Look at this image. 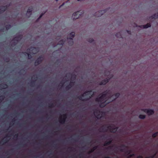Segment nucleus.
<instances>
[{
    "mask_svg": "<svg viewBox=\"0 0 158 158\" xmlns=\"http://www.w3.org/2000/svg\"><path fill=\"white\" fill-rule=\"evenodd\" d=\"M97 148V146H94V147L90 151L88 152V154H90L91 153L93 152L94 150H95Z\"/></svg>",
    "mask_w": 158,
    "mask_h": 158,
    "instance_id": "22",
    "label": "nucleus"
},
{
    "mask_svg": "<svg viewBox=\"0 0 158 158\" xmlns=\"http://www.w3.org/2000/svg\"><path fill=\"white\" fill-rule=\"evenodd\" d=\"M11 25L10 24H7L5 26L6 29L7 31L9 29L11 28Z\"/></svg>",
    "mask_w": 158,
    "mask_h": 158,
    "instance_id": "25",
    "label": "nucleus"
},
{
    "mask_svg": "<svg viewBox=\"0 0 158 158\" xmlns=\"http://www.w3.org/2000/svg\"><path fill=\"white\" fill-rule=\"evenodd\" d=\"M76 77V75H73L72 76V78L74 80Z\"/></svg>",
    "mask_w": 158,
    "mask_h": 158,
    "instance_id": "40",
    "label": "nucleus"
},
{
    "mask_svg": "<svg viewBox=\"0 0 158 158\" xmlns=\"http://www.w3.org/2000/svg\"><path fill=\"white\" fill-rule=\"evenodd\" d=\"M151 26V24L149 23H147L146 25L141 26V27H143V28H147L150 27Z\"/></svg>",
    "mask_w": 158,
    "mask_h": 158,
    "instance_id": "20",
    "label": "nucleus"
},
{
    "mask_svg": "<svg viewBox=\"0 0 158 158\" xmlns=\"http://www.w3.org/2000/svg\"><path fill=\"white\" fill-rule=\"evenodd\" d=\"M22 37L23 35H18L14 38L12 40L15 41H17V42H19L22 39Z\"/></svg>",
    "mask_w": 158,
    "mask_h": 158,
    "instance_id": "13",
    "label": "nucleus"
},
{
    "mask_svg": "<svg viewBox=\"0 0 158 158\" xmlns=\"http://www.w3.org/2000/svg\"><path fill=\"white\" fill-rule=\"evenodd\" d=\"M131 152V150H127L125 152V153L126 154H127V155L130 154Z\"/></svg>",
    "mask_w": 158,
    "mask_h": 158,
    "instance_id": "29",
    "label": "nucleus"
},
{
    "mask_svg": "<svg viewBox=\"0 0 158 158\" xmlns=\"http://www.w3.org/2000/svg\"><path fill=\"white\" fill-rule=\"evenodd\" d=\"M74 82L71 81H70L69 84L66 87V89L67 90L69 89L72 87V86L74 84Z\"/></svg>",
    "mask_w": 158,
    "mask_h": 158,
    "instance_id": "17",
    "label": "nucleus"
},
{
    "mask_svg": "<svg viewBox=\"0 0 158 158\" xmlns=\"http://www.w3.org/2000/svg\"><path fill=\"white\" fill-rule=\"evenodd\" d=\"M63 4L62 5H61V6H63Z\"/></svg>",
    "mask_w": 158,
    "mask_h": 158,
    "instance_id": "59",
    "label": "nucleus"
},
{
    "mask_svg": "<svg viewBox=\"0 0 158 158\" xmlns=\"http://www.w3.org/2000/svg\"><path fill=\"white\" fill-rule=\"evenodd\" d=\"M35 81H33L31 82L30 83L31 85L32 86H33L35 85Z\"/></svg>",
    "mask_w": 158,
    "mask_h": 158,
    "instance_id": "38",
    "label": "nucleus"
},
{
    "mask_svg": "<svg viewBox=\"0 0 158 158\" xmlns=\"http://www.w3.org/2000/svg\"><path fill=\"white\" fill-rule=\"evenodd\" d=\"M72 140H73L74 141H75V142H76L77 141V140H75V139H72Z\"/></svg>",
    "mask_w": 158,
    "mask_h": 158,
    "instance_id": "52",
    "label": "nucleus"
},
{
    "mask_svg": "<svg viewBox=\"0 0 158 158\" xmlns=\"http://www.w3.org/2000/svg\"><path fill=\"white\" fill-rule=\"evenodd\" d=\"M120 148H127L123 144L120 146Z\"/></svg>",
    "mask_w": 158,
    "mask_h": 158,
    "instance_id": "41",
    "label": "nucleus"
},
{
    "mask_svg": "<svg viewBox=\"0 0 158 158\" xmlns=\"http://www.w3.org/2000/svg\"><path fill=\"white\" fill-rule=\"evenodd\" d=\"M2 87L1 86H0V88Z\"/></svg>",
    "mask_w": 158,
    "mask_h": 158,
    "instance_id": "60",
    "label": "nucleus"
},
{
    "mask_svg": "<svg viewBox=\"0 0 158 158\" xmlns=\"http://www.w3.org/2000/svg\"><path fill=\"white\" fill-rule=\"evenodd\" d=\"M110 90H106L105 91L103 92L100 97L97 98L95 99V101L97 102H101L107 100V102H109L108 100L110 99L108 98V96L107 98L106 96L107 94H110Z\"/></svg>",
    "mask_w": 158,
    "mask_h": 158,
    "instance_id": "2",
    "label": "nucleus"
},
{
    "mask_svg": "<svg viewBox=\"0 0 158 158\" xmlns=\"http://www.w3.org/2000/svg\"><path fill=\"white\" fill-rule=\"evenodd\" d=\"M110 94H109L110 95L108 96V98L110 99L112 98L111 100H110V102H111L114 100H115L117 98H118L120 95V94L119 93H117L115 94L114 95H111V92L110 91Z\"/></svg>",
    "mask_w": 158,
    "mask_h": 158,
    "instance_id": "4",
    "label": "nucleus"
},
{
    "mask_svg": "<svg viewBox=\"0 0 158 158\" xmlns=\"http://www.w3.org/2000/svg\"><path fill=\"white\" fill-rule=\"evenodd\" d=\"M94 95V92L92 90L87 91L77 98L82 101H86L89 100Z\"/></svg>",
    "mask_w": 158,
    "mask_h": 158,
    "instance_id": "1",
    "label": "nucleus"
},
{
    "mask_svg": "<svg viewBox=\"0 0 158 158\" xmlns=\"http://www.w3.org/2000/svg\"><path fill=\"white\" fill-rule=\"evenodd\" d=\"M158 135V132H156L153 134L152 135V136L153 138H155L157 136V135Z\"/></svg>",
    "mask_w": 158,
    "mask_h": 158,
    "instance_id": "31",
    "label": "nucleus"
},
{
    "mask_svg": "<svg viewBox=\"0 0 158 158\" xmlns=\"http://www.w3.org/2000/svg\"><path fill=\"white\" fill-rule=\"evenodd\" d=\"M109 140L108 141H106L105 142L104 144V146H106L110 144L112 142V140L111 139H109Z\"/></svg>",
    "mask_w": 158,
    "mask_h": 158,
    "instance_id": "18",
    "label": "nucleus"
},
{
    "mask_svg": "<svg viewBox=\"0 0 158 158\" xmlns=\"http://www.w3.org/2000/svg\"><path fill=\"white\" fill-rule=\"evenodd\" d=\"M113 126V125H110L107 128L110 130L111 132L115 133L118 129V127H113L112 126Z\"/></svg>",
    "mask_w": 158,
    "mask_h": 158,
    "instance_id": "10",
    "label": "nucleus"
},
{
    "mask_svg": "<svg viewBox=\"0 0 158 158\" xmlns=\"http://www.w3.org/2000/svg\"><path fill=\"white\" fill-rule=\"evenodd\" d=\"M79 157L80 158H81L82 157V156H81V154H79Z\"/></svg>",
    "mask_w": 158,
    "mask_h": 158,
    "instance_id": "48",
    "label": "nucleus"
},
{
    "mask_svg": "<svg viewBox=\"0 0 158 158\" xmlns=\"http://www.w3.org/2000/svg\"><path fill=\"white\" fill-rule=\"evenodd\" d=\"M115 36L117 37L118 38H121L122 37V35H121V33L120 32L117 33L115 34Z\"/></svg>",
    "mask_w": 158,
    "mask_h": 158,
    "instance_id": "24",
    "label": "nucleus"
},
{
    "mask_svg": "<svg viewBox=\"0 0 158 158\" xmlns=\"http://www.w3.org/2000/svg\"><path fill=\"white\" fill-rule=\"evenodd\" d=\"M104 127H105L104 126H103L102 127H101L100 129V130H102V131H100L101 132H106L107 131V130H105L103 128Z\"/></svg>",
    "mask_w": 158,
    "mask_h": 158,
    "instance_id": "28",
    "label": "nucleus"
},
{
    "mask_svg": "<svg viewBox=\"0 0 158 158\" xmlns=\"http://www.w3.org/2000/svg\"><path fill=\"white\" fill-rule=\"evenodd\" d=\"M11 124H12V123H11H11H10V125H11Z\"/></svg>",
    "mask_w": 158,
    "mask_h": 158,
    "instance_id": "57",
    "label": "nucleus"
},
{
    "mask_svg": "<svg viewBox=\"0 0 158 158\" xmlns=\"http://www.w3.org/2000/svg\"><path fill=\"white\" fill-rule=\"evenodd\" d=\"M98 102L99 104V106L101 108H103L107 104L109 103L110 102V101H109V102H107V100H106L104 102Z\"/></svg>",
    "mask_w": 158,
    "mask_h": 158,
    "instance_id": "11",
    "label": "nucleus"
},
{
    "mask_svg": "<svg viewBox=\"0 0 158 158\" xmlns=\"http://www.w3.org/2000/svg\"><path fill=\"white\" fill-rule=\"evenodd\" d=\"M110 74V72H108V74Z\"/></svg>",
    "mask_w": 158,
    "mask_h": 158,
    "instance_id": "56",
    "label": "nucleus"
},
{
    "mask_svg": "<svg viewBox=\"0 0 158 158\" xmlns=\"http://www.w3.org/2000/svg\"><path fill=\"white\" fill-rule=\"evenodd\" d=\"M66 118V114H63L62 116L59 119V121L60 123L62 124H64L65 122Z\"/></svg>",
    "mask_w": 158,
    "mask_h": 158,
    "instance_id": "7",
    "label": "nucleus"
},
{
    "mask_svg": "<svg viewBox=\"0 0 158 158\" xmlns=\"http://www.w3.org/2000/svg\"><path fill=\"white\" fill-rule=\"evenodd\" d=\"M111 148V147L109 146L107 148V149H109Z\"/></svg>",
    "mask_w": 158,
    "mask_h": 158,
    "instance_id": "53",
    "label": "nucleus"
},
{
    "mask_svg": "<svg viewBox=\"0 0 158 158\" xmlns=\"http://www.w3.org/2000/svg\"><path fill=\"white\" fill-rule=\"evenodd\" d=\"M151 18L154 19H158V13L154 14L151 16Z\"/></svg>",
    "mask_w": 158,
    "mask_h": 158,
    "instance_id": "21",
    "label": "nucleus"
},
{
    "mask_svg": "<svg viewBox=\"0 0 158 158\" xmlns=\"http://www.w3.org/2000/svg\"><path fill=\"white\" fill-rule=\"evenodd\" d=\"M53 106H54V105L53 103L49 104V105L48 106L49 107L52 108V107H53Z\"/></svg>",
    "mask_w": 158,
    "mask_h": 158,
    "instance_id": "39",
    "label": "nucleus"
},
{
    "mask_svg": "<svg viewBox=\"0 0 158 158\" xmlns=\"http://www.w3.org/2000/svg\"><path fill=\"white\" fill-rule=\"evenodd\" d=\"M127 32L128 34H130L131 32L130 31H127Z\"/></svg>",
    "mask_w": 158,
    "mask_h": 158,
    "instance_id": "49",
    "label": "nucleus"
},
{
    "mask_svg": "<svg viewBox=\"0 0 158 158\" xmlns=\"http://www.w3.org/2000/svg\"><path fill=\"white\" fill-rule=\"evenodd\" d=\"M75 34L74 32H72L69 34V37H70L71 38H73Z\"/></svg>",
    "mask_w": 158,
    "mask_h": 158,
    "instance_id": "26",
    "label": "nucleus"
},
{
    "mask_svg": "<svg viewBox=\"0 0 158 158\" xmlns=\"http://www.w3.org/2000/svg\"><path fill=\"white\" fill-rule=\"evenodd\" d=\"M8 141V140H7L6 139H2V142H3V144H4V143H7Z\"/></svg>",
    "mask_w": 158,
    "mask_h": 158,
    "instance_id": "30",
    "label": "nucleus"
},
{
    "mask_svg": "<svg viewBox=\"0 0 158 158\" xmlns=\"http://www.w3.org/2000/svg\"><path fill=\"white\" fill-rule=\"evenodd\" d=\"M4 30V28H2V29H1V30H0V31H3V30Z\"/></svg>",
    "mask_w": 158,
    "mask_h": 158,
    "instance_id": "54",
    "label": "nucleus"
},
{
    "mask_svg": "<svg viewBox=\"0 0 158 158\" xmlns=\"http://www.w3.org/2000/svg\"><path fill=\"white\" fill-rule=\"evenodd\" d=\"M143 156H142L139 155L137 156V158H143Z\"/></svg>",
    "mask_w": 158,
    "mask_h": 158,
    "instance_id": "43",
    "label": "nucleus"
},
{
    "mask_svg": "<svg viewBox=\"0 0 158 158\" xmlns=\"http://www.w3.org/2000/svg\"><path fill=\"white\" fill-rule=\"evenodd\" d=\"M36 50V48H35L34 47V48H33V49L32 50Z\"/></svg>",
    "mask_w": 158,
    "mask_h": 158,
    "instance_id": "51",
    "label": "nucleus"
},
{
    "mask_svg": "<svg viewBox=\"0 0 158 158\" xmlns=\"http://www.w3.org/2000/svg\"><path fill=\"white\" fill-rule=\"evenodd\" d=\"M8 7L7 5L0 6V14H2L7 9Z\"/></svg>",
    "mask_w": 158,
    "mask_h": 158,
    "instance_id": "14",
    "label": "nucleus"
},
{
    "mask_svg": "<svg viewBox=\"0 0 158 158\" xmlns=\"http://www.w3.org/2000/svg\"><path fill=\"white\" fill-rule=\"evenodd\" d=\"M23 53L25 55H27L28 59H30L32 58V56L29 53H28L27 52H23Z\"/></svg>",
    "mask_w": 158,
    "mask_h": 158,
    "instance_id": "23",
    "label": "nucleus"
},
{
    "mask_svg": "<svg viewBox=\"0 0 158 158\" xmlns=\"http://www.w3.org/2000/svg\"><path fill=\"white\" fill-rule=\"evenodd\" d=\"M104 158H111L109 156H107L105 157Z\"/></svg>",
    "mask_w": 158,
    "mask_h": 158,
    "instance_id": "50",
    "label": "nucleus"
},
{
    "mask_svg": "<svg viewBox=\"0 0 158 158\" xmlns=\"http://www.w3.org/2000/svg\"><path fill=\"white\" fill-rule=\"evenodd\" d=\"M68 44L69 46H72L73 44V41L72 38L68 37L67 38Z\"/></svg>",
    "mask_w": 158,
    "mask_h": 158,
    "instance_id": "15",
    "label": "nucleus"
},
{
    "mask_svg": "<svg viewBox=\"0 0 158 158\" xmlns=\"http://www.w3.org/2000/svg\"><path fill=\"white\" fill-rule=\"evenodd\" d=\"M44 59L43 56H40L35 60V66H37L42 63Z\"/></svg>",
    "mask_w": 158,
    "mask_h": 158,
    "instance_id": "6",
    "label": "nucleus"
},
{
    "mask_svg": "<svg viewBox=\"0 0 158 158\" xmlns=\"http://www.w3.org/2000/svg\"><path fill=\"white\" fill-rule=\"evenodd\" d=\"M139 117L140 119H144L146 117V116L145 115L140 114Z\"/></svg>",
    "mask_w": 158,
    "mask_h": 158,
    "instance_id": "27",
    "label": "nucleus"
},
{
    "mask_svg": "<svg viewBox=\"0 0 158 158\" xmlns=\"http://www.w3.org/2000/svg\"><path fill=\"white\" fill-rule=\"evenodd\" d=\"M43 15V14H41V15H40V16H39V19H40V18H41V17Z\"/></svg>",
    "mask_w": 158,
    "mask_h": 158,
    "instance_id": "47",
    "label": "nucleus"
},
{
    "mask_svg": "<svg viewBox=\"0 0 158 158\" xmlns=\"http://www.w3.org/2000/svg\"><path fill=\"white\" fill-rule=\"evenodd\" d=\"M65 40H60L59 42L57 44V45H60L61 47H62L63 46V44L65 42Z\"/></svg>",
    "mask_w": 158,
    "mask_h": 158,
    "instance_id": "19",
    "label": "nucleus"
},
{
    "mask_svg": "<svg viewBox=\"0 0 158 158\" xmlns=\"http://www.w3.org/2000/svg\"><path fill=\"white\" fill-rule=\"evenodd\" d=\"M83 14L84 12L83 11H77L73 14L72 17L73 20H75L81 16Z\"/></svg>",
    "mask_w": 158,
    "mask_h": 158,
    "instance_id": "3",
    "label": "nucleus"
},
{
    "mask_svg": "<svg viewBox=\"0 0 158 158\" xmlns=\"http://www.w3.org/2000/svg\"><path fill=\"white\" fill-rule=\"evenodd\" d=\"M110 79L109 77H107L101 81L99 83V85H104L109 81Z\"/></svg>",
    "mask_w": 158,
    "mask_h": 158,
    "instance_id": "12",
    "label": "nucleus"
},
{
    "mask_svg": "<svg viewBox=\"0 0 158 158\" xmlns=\"http://www.w3.org/2000/svg\"><path fill=\"white\" fill-rule=\"evenodd\" d=\"M33 10V7L32 6H30L29 7L27 11V14H29V16H28V18H29L30 17V16L31 15V12Z\"/></svg>",
    "mask_w": 158,
    "mask_h": 158,
    "instance_id": "16",
    "label": "nucleus"
},
{
    "mask_svg": "<svg viewBox=\"0 0 158 158\" xmlns=\"http://www.w3.org/2000/svg\"><path fill=\"white\" fill-rule=\"evenodd\" d=\"M21 145H23V146L24 145V144H21Z\"/></svg>",
    "mask_w": 158,
    "mask_h": 158,
    "instance_id": "55",
    "label": "nucleus"
},
{
    "mask_svg": "<svg viewBox=\"0 0 158 158\" xmlns=\"http://www.w3.org/2000/svg\"><path fill=\"white\" fill-rule=\"evenodd\" d=\"M106 10H102L96 12L95 14V16L96 17H99L102 16L106 12Z\"/></svg>",
    "mask_w": 158,
    "mask_h": 158,
    "instance_id": "8",
    "label": "nucleus"
},
{
    "mask_svg": "<svg viewBox=\"0 0 158 158\" xmlns=\"http://www.w3.org/2000/svg\"><path fill=\"white\" fill-rule=\"evenodd\" d=\"M119 149L121 152H124V149H123L120 148V149Z\"/></svg>",
    "mask_w": 158,
    "mask_h": 158,
    "instance_id": "42",
    "label": "nucleus"
},
{
    "mask_svg": "<svg viewBox=\"0 0 158 158\" xmlns=\"http://www.w3.org/2000/svg\"><path fill=\"white\" fill-rule=\"evenodd\" d=\"M135 156V154L134 153L129 155L127 156V158H130L132 157Z\"/></svg>",
    "mask_w": 158,
    "mask_h": 158,
    "instance_id": "35",
    "label": "nucleus"
},
{
    "mask_svg": "<svg viewBox=\"0 0 158 158\" xmlns=\"http://www.w3.org/2000/svg\"><path fill=\"white\" fill-rule=\"evenodd\" d=\"M18 134H15L14 136L15 137L17 138L18 136Z\"/></svg>",
    "mask_w": 158,
    "mask_h": 158,
    "instance_id": "45",
    "label": "nucleus"
},
{
    "mask_svg": "<svg viewBox=\"0 0 158 158\" xmlns=\"http://www.w3.org/2000/svg\"><path fill=\"white\" fill-rule=\"evenodd\" d=\"M156 153H155L154 155L148 157H146L145 158H154L156 156Z\"/></svg>",
    "mask_w": 158,
    "mask_h": 158,
    "instance_id": "32",
    "label": "nucleus"
},
{
    "mask_svg": "<svg viewBox=\"0 0 158 158\" xmlns=\"http://www.w3.org/2000/svg\"><path fill=\"white\" fill-rule=\"evenodd\" d=\"M94 114L98 119H100L101 118L102 115L101 114V112L100 110L97 109L95 110L94 111Z\"/></svg>",
    "mask_w": 158,
    "mask_h": 158,
    "instance_id": "9",
    "label": "nucleus"
},
{
    "mask_svg": "<svg viewBox=\"0 0 158 158\" xmlns=\"http://www.w3.org/2000/svg\"><path fill=\"white\" fill-rule=\"evenodd\" d=\"M18 42H17V41H15L14 42L12 43L11 45L12 46H14L18 44Z\"/></svg>",
    "mask_w": 158,
    "mask_h": 158,
    "instance_id": "34",
    "label": "nucleus"
},
{
    "mask_svg": "<svg viewBox=\"0 0 158 158\" xmlns=\"http://www.w3.org/2000/svg\"><path fill=\"white\" fill-rule=\"evenodd\" d=\"M141 110L147 113L149 115H152L154 113V110L151 109H141Z\"/></svg>",
    "mask_w": 158,
    "mask_h": 158,
    "instance_id": "5",
    "label": "nucleus"
},
{
    "mask_svg": "<svg viewBox=\"0 0 158 158\" xmlns=\"http://www.w3.org/2000/svg\"><path fill=\"white\" fill-rule=\"evenodd\" d=\"M28 50H29V49H27V52H28Z\"/></svg>",
    "mask_w": 158,
    "mask_h": 158,
    "instance_id": "58",
    "label": "nucleus"
},
{
    "mask_svg": "<svg viewBox=\"0 0 158 158\" xmlns=\"http://www.w3.org/2000/svg\"><path fill=\"white\" fill-rule=\"evenodd\" d=\"M4 99V97L3 96H0V103Z\"/></svg>",
    "mask_w": 158,
    "mask_h": 158,
    "instance_id": "37",
    "label": "nucleus"
},
{
    "mask_svg": "<svg viewBox=\"0 0 158 158\" xmlns=\"http://www.w3.org/2000/svg\"><path fill=\"white\" fill-rule=\"evenodd\" d=\"M88 41L90 43H92L94 41V40L93 38H90L88 40Z\"/></svg>",
    "mask_w": 158,
    "mask_h": 158,
    "instance_id": "36",
    "label": "nucleus"
},
{
    "mask_svg": "<svg viewBox=\"0 0 158 158\" xmlns=\"http://www.w3.org/2000/svg\"><path fill=\"white\" fill-rule=\"evenodd\" d=\"M43 15V14H41V15H40V16H39V19H40V18H41V17Z\"/></svg>",
    "mask_w": 158,
    "mask_h": 158,
    "instance_id": "46",
    "label": "nucleus"
},
{
    "mask_svg": "<svg viewBox=\"0 0 158 158\" xmlns=\"http://www.w3.org/2000/svg\"><path fill=\"white\" fill-rule=\"evenodd\" d=\"M1 85L3 86V88H6L8 87V85L6 84H3V85Z\"/></svg>",
    "mask_w": 158,
    "mask_h": 158,
    "instance_id": "33",
    "label": "nucleus"
},
{
    "mask_svg": "<svg viewBox=\"0 0 158 158\" xmlns=\"http://www.w3.org/2000/svg\"><path fill=\"white\" fill-rule=\"evenodd\" d=\"M64 83V82L63 81H62L60 83V84H61L62 85H63Z\"/></svg>",
    "mask_w": 158,
    "mask_h": 158,
    "instance_id": "44",
    "label": "nucleus"
}]
</instances>
